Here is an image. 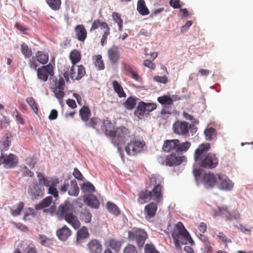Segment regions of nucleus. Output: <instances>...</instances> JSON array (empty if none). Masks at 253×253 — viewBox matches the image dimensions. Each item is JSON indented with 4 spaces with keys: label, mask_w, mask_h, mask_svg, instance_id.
Listing matches in <instances>:
<instances>
[{
    "label": "nucleus",
    "mask_w": 253,
    "mask_h": 253,
    "mask_svg": "<svg viewBox=\"0 0 253 253\" xmlns=\"http://www.w3.org/2000/svg\"><path fill=\"white\" fill-rule=\"evenodd\" d=\"M127 146L125 147V150L128 155H135L141 151L144 143L143 142L138 140L132 137L131 140H129Z\"/></svg>",
    "instance_id": "9b49d317"
},
{
    "label": "nucleus",
    "mask_w": 253,
    "mask_h": 253,
    "mask_svg": "<svg viewBox=\"0 0 253 253\" xmlns=\"http://www.w3.org/2000/svg\"><path fill=\"white\" fill-rule=\"evenodd\" d=\"M112 86L116 93H117L118 96L121 97H126V95L124 90V89L122 85L119 83V82L114 80L112 82Z\"/></svg>",
    "instance_id": "2f4dec72"
},
{
    "label": "nucleus",
    "mask_w": 253,
    "mask_h": 253,
    "mask_svg": "<svg viewBox=\"0 0 253 253\" xmlns=\"http://www.w3.org/2000/svg\"><path fill=\"white\" fill-rule=\"evenodd\" d=\"M26 101L27 103L31 107L32 110L36 113L37 114L38 112V107L36 103L34 98L32 97H28L26 98Z\"/></svg>",
    "instance_id": "09e8293b"
},
{
    "label": "nucleus",
    "mask_w": 253,
    "mask_h": 253,
    "mask_svg": "<svg viewBox=\"0 0 253 253\" xmlns=\"http://www.w3.org/2000/svg\"><path fill=\"white\" fill-rule=\"evenodd\" d=\"M114 134L112 138V142L117 147L120 152L122 151L126 143L132 138L130 131L124 126L117 127Z\"/></svg>",
    "instance_id": "20e7f679"
},
{
    "label": "nucleus",
    "mask_w": 253,
    "mask_h": 253,
    "mask_svg": "<svg viewBox=\"0 0 253 253\" xmlns=\"http://www.w3.org/2000/svg\"><path fill=\"white\" fill-rule=\"evenodd\" d=\"M144 66L150 69L151 70H155L156 69V65L149 60H145L143 63Z\"/></svg>",
    "instance_id": "338daca9"
},
{
    "label": "nucleus",
    "mask_w": 253,
    "mask_h": 253,
    "mask_svg": "<svg viewBox=\"0 0 253 253\" xmlns=\"http://www.w3.org/2000/svg\"><path fill=\"white\" fill-rule=\"evenodd\" d=\"M1 151H6L8 149L11 144V140L8 134H6L0 142Z\"/></svg>",
    "instance_id": "a19ab883"
},
{
    "label": "nucleus",
    "mask_w": 253,
    "mask_h": 253,
    "mask_svg": "<svg viewBox=\"0 0 253 253\" xmlns=\"http://www.w3.org/2000/svg\"><path fill=\"white\" fill-rule=\"evenodd\" d=\"M100 122V120L96 117H92L87 122H85V126L86 127H91L94 129H96V125Z\"/></svg>",
    "instance_id": "3c124183"
},
{
    "label": "nucleus",
    "mask_w": 253,
    "mask_h": 253,
    "mask_svg": "<svg viewBox=\"0 0 253 253\" xmlns=\"http://www.w3.org/2000/svg\"><path fill=\"white\" fill-rule=\"evenodd\" d=\"M202 182L206 188H211L217 184V174L209 172L205 173L203 177Z\"/></svg>",
    "instance_id": "f3484780"
},
{
    "label": "nucleus",
    "mask_w": 253,
    "mask_h": 253,
    "mask_svg": "<svg viewBox=\"0 0 253 253\" xmlns=\"http://www.w3.org/2000/svg\"><path fill=\"white\" fill-rule=\"evenodd\" d=\"M77 67V75L74 77H76V80H79L85 75V69L83 65L78 66Z\"/></svg>",
    "instance_id": "4d7b16f0"
},
{
    "label": "nucleus",
    "mask_w": 253,
    "mask_h": 253,
    "mask_svg": "<svg viewBox=\"0 0 253 253\" xmlns=\"http://www.w3.org/2000/svg\"><path fill=\"white\" fill-rule=\"evenodd\" d=\"M64 89H53V92L54 93L55 96L60 101H61L64 98L65 96V92L64 91Z\"/></svg>",
    "instance_id": "bf43d9fd"
},
{
    "label": "nucleus",
    "mask_w": 253,
    "mask_h": 253,
    "mask_svg": "<svg viewBox=\"0 0 253 253\" xmlns=\"http://www.w3.org/2000/svg\"><path fill=\"white\" fill-rule=\"evenodd\" d=\"M124 253H138L136 248L133 245L128 244L124 249Z\"/></svg>",
    "instance_id": "680f3d73"
},
{
    "label": "nucleus",
    "mask_w": 253,
    "mask_h": 253,
    "mask_svg": "<svg viewBox=\"0 0 253 253\" xmlns=\"http://www.w3.org/2000/svg\"><path fill=\"white\" fill-rule=\"evenodd\" d=\"M148 238L147 233L142 228H134L128 232V239L135 242L138 248H141Z\"/></svg>",
    "instance_id": "39448f33"
},
{
    "label": "nucleus",
    "mask_w": 253,
    "mask_h": 253,
    "mask_svg": "<svg viewBox=\"0 0 253 253\" xmlns=\"http://www.w3.org/2000/svg\"><path fill=\"white\" fill-rule=\"evenodd\" d=\"M182 115H183V117L186 120L192 121L193 123H195V124H198L199 123L198 120H197V119H195L193 116L189 114L187 112H184L182 113Z\"/></svg>",
    "instance_id": "0e129e2a"
},
{
    "label": "nucleus",
    "mask_w": 253,
    "mask_h": 253,
    "mask_svg": "<svg viewBox=\"0 0 253 253\" xmlns=\"http://www.w3.org/2000/svg\"><path fill=\"white\" fill-rule=\"evenodd\" d=\"M171 236L177 248H180L181 244H194L193 240L181 222H178L175 225L171 232Z\"/></svg>",
    "instance_id": "7ed1b4c3"
},
{
    "label": "nucleus",
    "mask_w": 253,
    "mask_h": 253,
    "mask_svg": "<svg viewBox=\"0 0 253 253\" xmlns=\"http://www.w3.org/2000/svg\"><path fill=\"white\" fill-rule=\"evenodd\" d=\"M136 104V99L132 96L128 97L124 102V106L127 110L133 109Z\"/></svg>",
    "instance_id": "c9c22d12"
},
{
    "label": "nucleus",
    "mask_w": 253,
    "mask_h": 253,
    "mask_svg": "<svg viewBox=\"0 0 253 253\" xmlns=\"http://www.w3.org/2000/svg\"><path fill=\"white\" fill-rule=\"evenodd\" d=\"M77 73H76L75 70V65H72L69 72H66L64 74V77L66 80H68L69 76H70L72 79L76 80V77H74V76H77Z\"/></svg>",
    "instance_id": "8fccbe9b"
},
{
    "label": "nucleus",
    "mask_w": 253,
    "mask_h": 253,
    "mask_svg": "<svg viewBox=\"0 0 253 253\" xmlns=\"http://www.w3.org/2000/svg\"><path fill=\"white\" fill-rule=\"evenodd\" d=\"M24 207V203L23 202H20L18 205L16 209H11V214L14 216H16L20 214L22 210Z\"/></svg>",
    "instance_id": "864d4df0"
},
{
    "label": "nucleus",
    "mask_w": 253,
    "mask_h": 253,
    "mask_svg": "<svg viewBox=\"0 0 253 253\" xmlns=\"http://www.w3.org/2000/svg\"><path fill=\"white\" fill-rule=\"evenodd\" d=\"M108 211L111 213L118 215L120 213V211L118 206L113 203L108 202L107 203Z\"/></svg>",
    "instance_id": "79ce46f5"
},
{
    "label": "nucleus",
    "mask_w": 253,
    "mask_h": 253,
    "mask_svg": "<svg viewBox=\"0 0 253 253\" xmlns=\"http://www.w3.org/2000/svg\"><path fill=\"white\" fill-rule=\"evenodd\" d=\"M109 246L115 252H118L120 251L122 246V244L120 241L116 239H110L109 241Z\"/></svg>",
    "instance_id": "a18cd8bd"
},
{
    "label": "nucleus",
    "mask_w": 253,
    "mask_h": 253,
    "mask_svg": "<svg viewBox=\"0 0 253 253\" xmlns=\"http://www.w3.org/2000/svg\"><path fill=\"white\" fill-rule=\"evenodd\" d=\"M173 132L178 135H185L188 134L189 130L191 133L196 132V127L193 125H189L184 121H177L173 125Z\"/></svg>",
    "instance_id": "0eeeda50"
},
{
    "label": "nucleus",
    "mask_w": 253,
    "mask_h": 253,
    "mask_svg": "<svg viewBox=\"0 0 253 253\" xmlns=\"http://www.w3.org/2000/svg\"><path fill=\"white\" fill-rule=\"evenodd\" d=\"M81 189L84 192H93L95 191V187L89 182L84 183L81 186Z\"/></svg>",
    "instance_id": "6e6d98bb"
},
{
    "label": "nucleus",
    "mask_w": 253,
    "mask_h": 253,
    "mask_svg": "<svg viewBox=\"0 0 253 253\" xmlns=\"http://www.w3.org/2000/svg\"><path fill=\"white\" fill-rule=\"evenodd\" d=\"M211 214L213 217L223 216L225 217L226 220H235L239 216V213L229 211L228 207L226 206L218 207L217 209L212 210Z\"/></svg>",
    "instance_id": "1a4fd4ad"
},
{
    "label": "nucleus",
    "mask_w": 253,
    "mask_h": 253,
    "mask_svg": "<svg viewBox=\"0 0 253 253\" xmlns=\"http://www.w3.org/2000/svg\"><path fill=\"white\" fill-rule=\"evenodd\" d=\"M145 253H160L152 244H147L144 247Z\"/></svg>",
    "instance_id": "13d9d810"
},
{
    "label": "nucleus",
    "mask_w": 253,
    "mask_h": 253,
    "mask_svg": "<svg viewBox=\"0 0 253 253\" xmlns=\"http://www.w3.org/2000/svg\"><path fill=\"white\" fill-rule=\"evenodd\" d=\"M89 236V233L87 228L83 226L79 229L77 233V242L78 243H81L84 240L87 238Z\"/></svg>",
    "instance_id": "c85d7f7f"
},
{
    "label": "nucleus",
    "mask_w": 253,
    "mask_h": 253,
    "mask_svg": "<svg viewBox=\"0 0 253 253\" xmlns=\"http://www.w3.org/2000/svg\"><path fill=\"white\" fill-rule=\"evenodd\" d=\"M217 187L222 190L230 191L234 186V183L226 175L217 173Z\"/></svg>",
    "instance_id": "4468645a"
},
{
    "label": "nucleus",
    "mask_w": 253,
    "mask_h": 253,
    "mask_svg": "<svg viewBox=\"0 0 253 253\" xmlns=\"http://www.w3.org/2000/svg\"><path fill=\"white\" fill-rule=\"evenodd\" d=\"M75 32L77 40L84 42L87 37V31L83 24L77 25L75 27Z\"/></svg>",
    "instance_id": "412c9836"
},
{
    "label": "nucleus",
    "mask_w": 253,
    "mask_h": 253,
    "mask_svg": "<svg viewBox=\"0 0 253 253\" xmlns=\"http://www.w3.org/2000/svg\"><path fill=\"white\" fill-rule=\"evenodd\" d=\"M157 209V204L154 202H151L146 205L144 210L146 217H154L156 214Z\"/></svg>",
    "instance_id": "4be33fe9"
},
{
    "label": "nucleus",
    "mask_w": 253,
    "mask_h": 253,
    "mask_svg": "<svg viewBox=\"0 0 253 253\" xmlns=\"http://www.w3.org/2000/svg\"><path fill=\"white\" fill-rule=\"evenodd\" d=\"M84 203L93 209H98L100 206V202L96 197L92 194L84 197Z\"/></svg>",
    "instance_id": "5701e85b"
},
{
    "label": "nucleus",
    "mask_w": 253,
    "mask_h": 253,
    "mask_svg": "<svg viewBox=\"0 0 253 253\" xmlns=\"http://www.w3.org/2000/svg\"><path fill=\"white\" fill-rule=\"evenodd\" d=\"M210 148L209 143H204L200 144L195 151L194 160L201 168L212 169L218 165V160L216 155L212 153H207Z\"/></svg>",
    "instance_id": "f257e3e1"
},
{
    "label": "nucleus",
    "mask_w": 253,
    "mask_h": 253,
    "mask_svg": "<svg viewBox=\"0 0 253 253\" xmlns=\"http://www.w3.org/2000/svg\"><path fill=\"white\" fill-rule=\"evenodd\" d=\"M80 219L85 223H90L92 219V214L89 210L84 208L80 212Z\"/></svg>",
    "instance_id": "cd10ccee"
},
{
    "label": "nucleus",
    "mask_w": 253,
    "mask_h": 253,
    "mask_svg": "<svg viewBox=\"0 0 253 253\" xmlns=\"http://www.w3.org/2000/svg\"><path fill=\"white\" fill-rule=\"evenodd\" d=\"M48 6L54 10H58L61 8V0H46Z\"/></svg>",
    "instance_id": "37998d69"
},
{
    "label": "nucleus",
    "mask_w": 253,
    "mask_h": 253,
    "mask_svg": "<svg viewBox=\"0 0 253 253\" xmlns=\"http://www.w3.org/2000/svg\"><path fill=\"white\" fill-rule=\"evenodd\" d=\"M79 115L84 122H87L91 116L90 110L86 106H83L79 111Z\"/></svg>",
    "instance_id": "7c9ffc66"
},
{
    "label": "nucleus",
    "mask_w": 253,
    "mask_h": 253,
    "mask_svg": "<svg viewBox=\"0 0 253 253\" xmlns=\"http://www.w3.org/2000/svg\"><path fill=\"white\" fill-rule=\"evenodd\" d=\"M65 86V81L63 77H60L54 81V87L53 89H64Z\"/></svg>",
    "instance_id": "603ef678"
},
{
    "label": "nucleus",
    "mask_w": 253,
    "mask_h": 253,
    "mask_svg": "<svg viewBox=\"0 0 253 253\" xmlns=\"http://www.w3.org/2000/svg\"><path fill=\"white\" fill-rule=\"evenodd\" d=\"M37 177L39 179L40 183L46 187L49 186V184L51 183V182L47 178L45 177L44 174L41 172H37Z\"/></svg>",
    "instance_id": "de8ad7c7"
},
{
    "label": "nucleus",
    "mask_w": 253,
    "mask_h": 253,
    "mask_svg": "<svg viewBox=\"0 0 253 253\" xmlns=\"http://www.w3.org/2000/svg\"><path fill=\"white\" fill-rule=\"evenodd\" d=\"M151 184L155 185L151 191H149L151 193L152 199L156 201L157 203L160 202L163 198V187L160 182H158L157 178L155 176H153L150 178Z\"/></svg>",
    "instance_id": "ddd939ff"
},
{
    "label": "nucleus",
    "mask_w": 253,
    "mask_h": 253,
    "mask_svg": "<svg viewBox=\"0 0 253 253\" xmlns=\"http://www.w3.org/2000/svg\"><path fill=\"white\" fill-rule=\"evenodd\" d=\"M35 57L37 61L43 65L46 64L49 60L48 54L42 51H38Z\"/></svg>",
    "instance_id": "c756f323"
},
{
    "label": "nucleus",
    "mask_w": 253,
    "mask_h": 253,
    "mask_svg": "<svg viewBox=\"0 0 253 253\" xmlns=\"http://www.w3.org/2000/svg\"><path fill=\"white\" fill-rule=\"evenodd\" d=\"M185 159V156H177L172 153L167 156L165 164L169 167L175 166L181 164Z\"/></svg>",
    "instance_id": "6ab92c4d"
},
{
    "label": "nucleus",
    "mask_w": 253,
    "mask_h": 253,
    "mask_svg": "<svg viewBox=\"0 0 253 253\" xmlns=\"http://www.w3.org/2000/svg\"><path fill=\"white\" fill-rule=\"evenodd\" d=\"M157 101L162 105L170 106L173 104V100L169 96L163 95L158 97Z\"/></svg>",
    "instance_id": "4c0bfd02"
},
{
    "label": "nucleus",
    "mask_w": 253,
    "mask_h": 253,
    "mask_svg": "<svg viewBox=\"0 0 253 253\" xmlns=\"http://www.w3.org/2000/svg\"><path fill=\"white\" fill-rule=\"evenodd\" d=\"M18 163V157L13 154L4 155L2 153L0 157V165L3 164L6 169H12L15 167Z\"/></svg>",
    "instance_id": "2eb2a0df"
},
{
    "label": "nucleus",
    "mask_w": 253,
    "mask_h": 253,
    "mask_svg": "<svg viewBox=\"0 0 253 253\" xmlns=\"http://www.w3.org/2000/svg\"><path fill=\"white\" fill-rule=\"evenodd\" d=\"M112 16L114 20L118 24L119 31H121L123 26V21L120 15L118 13L115 12L113 13Z\"/></svg>",
    "instance_id": "5fc2aeb1"
},
{
    "label": "nucleus",
    "mask_w": 253,
    "mask_h": 253,
    "mask_svg": "<svg viewBox=\"0 0 253 253\" xmlns=\"http://www.w3.org/2000/svg\"><path fill=\"white\" fill-rule=\"evenodd\" d=\"M36 60L37 59L36 58V57H33L32 58L30 59L29 61V64L30 67L31 69H33L37 71V70L38 69L37 67L38 66V65L37 63Z\"/></svg>",
    "instance_id": "69168bd1"
},
{
    "label": "nucleus",
    "mask_w": 253,
    "mask_h": 253,
    "mask_svg": "<svg viewBox=\"0 0 253 253\" xmlns=\"http://www.w3.org/2000/svg\"><path fill=\"white\" fill-rule=\"evenodd\" d=\"M204 133L205 134L206 139L211 141L215 137L216 135V131L215 128L213 127H210L205 130Z\"/></svg>",
    "instance_id": "ea45409f"
},
{
    "label": "nucleus",
    "mask_w": 253,
    "mask_h": 253,
    "mask_svg": "<svg viewBox=\"0 0 253 253\" xmlns=\"http://www.w3.org/2000/svg\"><path fill=\"white\" fill-rule=\"evenodd\" d=\"M137 10L142 15H147L149 13V9L144 0H139L137 1Z\"/></svg>",
    "instance_id": "72a5a7b5"
},
{
    "label": "nucleus",
    "mask_w": 253,
    "mask_h": 253,
    "mask_svg": "<svg viewBox=\"0 0 253 253\" xmlns=\"http://www.w3.org/2000/svg\"><path fill=\"white\" fill-rule=\"evenodd\" d=\"M178 144V139L166 140L164 142L163 150L165 152H170L174 151L177 153V147Z\"/></svg>",
    "instance_id": "aec40b11"
},
{
    "label": "nucleus",
    "mask_w": 253,
    "mask_h": 253,
    "mask_svg": "<svg viewBox=\"0 0 253 253\" xmlns=\"http://www.w3.org/2000/svg\"><path fill=\"white\" fill-rule=\"evenodd\" d=\"M21 170L23 173V176H28L30 177H33L34 176V173L32 172L27 166L21 167Z\"/></svg>",
    "instance_id": "052dcab7"
},
{
    "label": "nucleus",
    "mask_w": 253,
    "mask_h": 253,
    "mask_svg": "<svg viewBox=\"0 0 253 253\" xmlns=\"http://www.w3.org/2000/svg\"><path fill=\"white\" fill-rule=\"evenodd\" d=\"M56 234L60 240L62 241H66L71 235V231L69 228L65 225L62 228L59 229L57 231Z\"/></svg>",
    "instance_id": "a878e982"
},
{
    "label": "nucleus",
    "mask_w": 253,
    "mask_h": 253,
    "mask_svg": "<svg viewBox=\"0 0 253 253\" xmlns=\"http://www.w3.org/2000/svg\"><path fill=\"white\" fill-rule=\"evenodd\" d=\"M39 239L41 241V244L42 246H48L49 245V242H50V240L47 238L44 235H39Z\"/></svg>",
    "instance_id": "e2e57ef3"
},
{
    "label": "nucleus",
    "mask_w": 253,
    "mask_h": 253,
    "mask_svg": "<svg viewBox=\"0 0 253 253\" xmlns=\"http://www.w3.org/2000/svg\"><path fill=\"white\" fill-rule=\"evenodd\" d=\"M21 51L25 58L27 59L30 58L33 54L32 49L25 43L21 44Z\"/></svg>",
    "instance_id": "58836bf2"
},
{
    "label": "nucleus",
    "mask_w": 253,
    "mask_h": 253,
    "mask_svg": "<svg viewBox=\"0 0 253 253\" xmlns=\"http://www.w3.org/2000/svg\"><path fill=\"white\" fill-rule=\"evenodd\" d=\"M56 215L59 219H65L74 228L80 226V222L77 216L74 214V207L70 203L65 201L61 204L56 211Z\"/></svg>",
    "instance_id": "f03ea898"
},
{
    "label": "nucleus",
    "mask_w": 253,
    "mask_h": 253,
    "mask_svg": "<svg viewBox=\"0 0 253 253\" xmlns=\"http://www.w3.org/2000/svg\"><path fill=\"white\" fill-rule=\"evenodd\" d=\"M82 55L81 52L77 49L73 50L70 54V59L72 64L75 65L77 63L81 60Z\"/></svg>",
    "instance_id": "473e14b6"
},
{
    "label": "nucleus",
    "mask_w": 253,
    "mask_h": 253,
    "mask_svg": "<svg viewBox=\"0 0 253 253\" xmlns=\"http://www.w3.org/2000/svg\"><path fill=\"white\" fill-rule=\"evenodd\" d=\"M80 191V189L78 186L77 183L75 180L71 181V187L68 191V194L72 196H78Z\"/></svg>",
    "instance_id": "e433bc0d"
},
{
    "label": "nucleus",
    "mask_w": 253,
    "mask_h": 253,
    "mask_svg": "<svg viewBox=\"0 0 253 253\" xmlns=\"http://www.w3.org/2000/svg\"><path fill=\"white\" fill-rule=\"evenodd\" d=\"M93 63L98 70H102L105 68L104 64L102 59V55L98 54L93 57Z\"/></svg>",
    "instance_id": "f704fd0d"
},
{
    "label": "nucleus",
    "mask_w": 253,
    "mask_h": 253,
    "mask_svg": "<svg viewBox=\"0 0 253 253\" xmlns=\"http://www.w3.org/2000/svg\"><path fill=\"white\" fill-rule=\"evenodd\" d=\"M88 248L91 253H101L102 246L101 243L96 239H92L87 244Z\"/></svg>",
    "instance_id": "b1692460"
},
{
    "label": "nucleus",
    "mask_w": 253,
    "mask_h": 253,
    "mask_svg": "<svg viewBox=\"0 0 253 253\" xmlns=\"http://www.w3.org/2000/svg\"><path fill=\"white\" fill-rule=\"evenodd\" d=\"M157 105L153 103H145L143 101L140 102L136 107L134 114L139 119H142L145 115L148 114L150 112L155 110Z\"/></svg>",
    "instance_id": "6e6552de"
},
{
    "label": "nucleus",
    "mask_w": 253,
    "mask_h": 253,
    "mask_svg": "<svg viewBox=\"0 0 253 253\" xmlns=\"http://www.w3.org/2000/svg\"><path fill=\"white\" fill-rule=\"evenodd\" d=\"M191 146V143L189 141H186L183 143H180L179 141V144L177 147V153L179 154L183 152H186Z\"/></svg>",
    "instance_id": "49530a36"
},
{
    "label": "nucleus",
    "mask_w": 253,
    "mask_h": 253,
    "mask_svg": "<svg viewBox=\"0 0 253 253\" xmlns=\"http://www.w3.org/2000/svg\"><path fill=\"white\" fill-rule=\"evenodd\" d=\"M38 79L45 82L49 77H52L54 74V67L52 64L42 66L37 70Z\"/></svg>",
    "instance_id": "9d476101"
},
{
    "label": "nucleus",
    "mask_w": 253,
    "mask_h": 253,
    "mask_svg": "<svg viewBox=\"0 0 253 253\" xmlns=\"http://www.w3.org/2000/svg\"><path fill=\"white\" fill-rule=\"evenodd\" d=\"M28 194L33 200L38 199L44 194V189L40 184L34 183L28 189Z\"/></svg>",
    "instance_id": "dca6fc26"
},
{
    "label": "nucleus",
    "mask_w": 253,
    "mask_h": 253,
    "mask_svg": "<svg viewBox=\"0 0 253 253\" xmlns=\"http://www.w3.org/2000/svg\"><path fill=\"white\" fill-rule=\"evenodd\" d=\"M154 79L157 82L164 84H167L168 81V78L163 76H156L154 77Z\"/></svg>",
    "instance_id": "774afa93"
},
{
    "label": "nucleus",
    "mask_w": 253,
    "mask_h": 253,
    "mask_svg": "<svg viewBox=\"0 0 253 253\" xmlns=\"http://www.w3.org/2000/svg\"><path fill=\"white\" fill-rule=\"evenodd\" d=\"M53 202V199L51 196H48L44 198L39 204L35 206V209L37 211L43 209V212L44 213H49L53 214L56 210L55 206H51Z\"/></svg>",
    "instance_id": "f8f14e48"
},
{
    "label": "nucleus",
    "mask_w": 253,
    "mask_h": 253,
    "mask_svg": "<svg viewBox=\"0 0 253 253\" xmlns=\"http://www.w3.org/2000/svg\"><path fill=\"white\" fill-rule=\"evenodd\" d=\"M152 199L151 193L146 189L141 190L138 195L137 202L140 204H144Z\"/></svg>",
    "instance_id": "393cba45"
},
{
    "label": "nucleus",
    "mask_w": 253,
    "mask_h": 253,
    "mask_svg": "<svg viewBox=\"0 0 253 253\" xmlns=\"http://www.w3.org/2000/svg\"><path fill=\"white\" fill-rule=\"evenodd\" d=\"M99 27H100L101 29L103 30L100 43L102 46H104L107 43L108 37L110 35V28L106 22L102 21L101 19H97L94 20L92 23L90 31H95Z\"/></svg>",
    "instance_id": "423d86ee"
},
{
    "label": "nucleus",
    "mask_w": 253,
    "mask_h": 253,
    "mask_svg": "<svg viewBox=\"0 0 253 253\" xmlns=\"http://www.w3.org/2000/svg\"><path fill=\"white\" fill-rule=\"evenodd\" d=\"M58 183L59 182L58 179H56L55 181L51 182L48 186V192L49 194L52 195L55 198L58 197V192L55 187V183Z\"/></svg>",
    "instance_id": "c03bdc74"
},
{
    "label": "nucleus",
    "mask_w": 253,
    "mask_h": 253,
    "mask_svg": "<svg viewBox=\"0 0 253 253\" xmlns=\"http://www.w3.org/2000/svg\"><path fill=\"white\" fill-rule=\"evenodd\" d=\"M113 125L112 123L107 120H104L103 123L102 130L105 132V134L110 137H113L115 132V129L112 130Z\"/></svg>",
    "instance_id": "bb28decb"
},
{
    "label": "nucleus",
    "mask_w": 253,
    "mask_h": 253,
    "mask_svg": "<svg viewBox=\"0 0 253 253\" xmlns=\"http://www.w3.org/2000/svg\"><path fill=\"white\" fill-rule=\"evenodd\" d=\"M107 54L111 64L114 65L118 62L120 58V52L118 46L114 45L109 48Z\"/></svg>",
    "instance_id": "a211bd4d"
}]
</instances>
